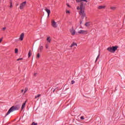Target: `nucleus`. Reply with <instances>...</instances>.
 Masks as SVG:
<instances>
[{
	"instance_id": "2eb2a0df",
	"label": "nucleus",
	"mask_w": 125,
	"mask_h": 125,
	"mask_svg": "<svg viewBox=\"0 0 125 125\" xmlns=\"http://www.w3.org/2000/svg\"><path fill=\"white\" fill-rule=\"evenodd\" d=\"M47 41L48 42H51V39H50V37L47 38Z\"/></svg>"
},
{
	"instance_id": "1a4fd4ad",
	"label": "nucleus",
	"mask_w": 125,
	"mask_h": 125,
	"mask_svg": "<svg viewBox=\"0 0 125 125\" xmlns=\"http://www.w3.org/2000/svg\"><path fill=\"white\" fill-rule=\"evenodd\" d=\"M23 39H24V33H21V35H20L19 40L20 41H23Z\"/></svg>"
},
{
	"instance_id": "473e14b6",
	"label": "nucleus",
	"mask_w": 125,
	"mask_h": 125,
	"mask_svg": "<svg viewBox=\"0 0 125 125\" xmlns=\"http://www.w3.org/2000/svg\"><path fill=\"white\" fill-rule=\"evenodd\" d=\"M66 5L68 6V7H70V5L68 4H66Z\"/></svg>"
},
{
	"instance_id": "5701e85b",
	"label": "nucleus",
	"mask_w": 125,
	"mask_h": 125,
	"mask_svg": "<svg viewBox=\"0 0 125 125\" xmlns=\"http://www.w3.org/2000/svg\"><path fill=\"white\" fill-rule=\"evenodd\" d=\"M45 47H46V49H47V48H48V44L47 43L46 44Z\"/></svg>"
},
{
	"instance_id": "ddd939ff",
	"label": "nucleus",
	"mask_w": 125,
	"mask_h": 125,
	"mask_svg": "<svg viewBox=\"0 0 125 125\" xmlns=\"http://www.w3.org/2000/svg\"><path fill=\"white\" fill-rule=\"evenodd\" d=\"M75 45H76V46H77V44L76 42H73L71 45H70V47H73V46H75Z\"/></svg>"
},
{
	"instance_id": "412c9836",
	"label": "nucleus",
	"mask_w": 125,
	"mask_h": 125,
	"mask_svg": "<svg viewBox=\"0 0 125 125\" xmlns=\"http://www.w3.org/2000/svg\"><path fill=\"white\" fill-rule=\"evenodd\" d=\"M111 9H112L113 10H115L116 9V7H111Z\"/></svg>"
},
{
	"instance_id": "393cba45",
	"label": "nucleus",
	"mask_w": 125,
	"mask_h": 125,
	"mask_svg": "<svg viewBox=\"0 0 125 125\" xmlns=\"http://www.w3.org/2000/svg\"><path fill=\"white\" fill-rule=\"evenodd\" d=\"M20 60H23V58H20L17 60V61H20Z\"/></svg>"
},
{
	"instance_id": "39448f33",
	"label": "nucleus",
	"mask_w": 125,
	"mask_h": 125,
	"mask_svg": "<svg viewBox=\"0 0 125 125\" xmlns=\"http://www.w3.org/2000/svg\"><path fill=\"white\" fill-rule=\"evenodd\" d=\"M51 23L52 27H53L54 28H57L58 25H57V24L54 20H52Z\"/></svg>"
},
{
	"instance_id": "a878e982",
	"label": "nucleus",
	"mask_w": 125,
	"mask_h": 125,
	"mask_svg": "<svg viewBox=\"0 0 125 125\" xmlns=\"http://www.w3.org/2000/svg\"><path fill=\"white\" fill-rule=\"evenodd\" d=\"M32 125H38V124L33 122V123H32Z\"/></svg>"
},
{
	"instance_id": "aec40b11",
	"label": "nucleus",
	"mask_w": 125,
	"mask_h": 125,
	"mask_svg": "<svg viewBox=\"0 0 125 125\" xmlns=\"http://www.w3.org/2000/svg\"><path fill=\"white\" fill-rule=\"evenodd\" d=\"M10 8H11L12 7V1L11 0L10 1Z\"/></svg>"
},
{
	"instance_id": "9d476101",
	"label": "nucleus",
	"mask_w": 125,
	"mask_h": 125,
	"mask_svg": "<svg viewBox=\"0 0 125 125\" xmlns=\"http://www.w3.org/2000/svg\"><path fill=\"white\" fill-rule=\"evenodd\" d=\"M26 103H27V101H26L21 106V110H23V109H24V108H25V106H26Z\"/></svg>"
},
{
	"instance_id": "f03ea898",
	"label": "nucleus",
	"mask_w": 125,
	"mask_h": 125,
	"mask_svg": "<svg viewBox=\"0 0 125 125\" xmlns=\"http://www.w3.org/2000/svg\"><path fill=\"white\" fill-rule=\"evenodd\" d=\"M118 47L117 46H115L107 48V50H108L109 52H115V51H116Z\"/></svg>"
},
{
	"instance_id": "7c9ffc66",
	"label": "nucleus",
	"mask_w": 125,
	"mask_h": 125,
	"mask_svg": "<svg viewBox=\"0 0 125 125\" xmlns=\"http://www.w3.org/2000/svg\"><path fill=\"white\" fill-rule=\"evenodd\" d=\"M2 42V38L0 39V43Z\"/></svg>"
},
{
	"instance_id": "20e7f679",
	"label": "nucleus",
	"mask_w": 125,
	"mask_h": 125,
	"mask_svg": "<svg viewBox=\"0 0 125 125\" xmlns=\"http://www.w3.org/2000/svg\"><path fill=\"white\" fill-rule=\"evenodd\" d=\"M78 34H83V35H86L87 34V30H80L78 31Z\"/></svg>"
},
{
	"instance_id": "f257e3e1",
	"label": "nucleus",
	"mask_w": 125,
	"mask_h": 125,
	"mask_svg": "<svg viewBox=\"0 0 125 125\" xmlns=\"http://www.w3.org/2000/svg\"><path fill=\"white\" fill-rule=\"evenodd\" d=\"M76 2H80L79 6H77V10H79L80 15H81L82 18L83 19L85 17V13H84V6H83V1L87 2V0H76Z\"/></svg>"
},
{
	"instance_id": "9b49d317",
	"label": "nucleus",
	"mask_w": 125,
	"mask_h": 125,
	"mask_svg": "<svg viewBox=\"0 0 125 125\" xmlns=\"http://www.w3.org/2000/svg\"><path fill=\"white\" fill-rule=\"evenodd\" d=\"M32 50H30L28 52V58H30L31 57V56L32 55Z\"/></svg>"
},
{
	"instance_id": "4be33fe9",
	"label": "nucleus",
	"mask_w": 125,
	"mask_h": 125,
	"mask_svg": "<svg viewBox=\"0 0 125 125\" xmlns=\"http://www.w3.org/2000/svg\"><path fill=\"white\" fill-rule=\"evenodd\" d=\"M15 53H18V49L17 48L15 49Z\"/></svg>"
},
{
	"instance_id": "f8f14e48",
	"label": "nucleus",
	"mask_w": 125,
	"mask_h": 125,
	"mask_svg": "<svg viewBox=\"0 0 125 125\" xmlns=\"http://www.w3.org/2000/svg\"><path fill=\"white\" fill-rule=\"evenodd\" d=\"M98 9H104V8H105V6H99L98 7Z\"/></svg>"
},
{
	"instance_id": "b1692460",
	"label": "nucleus",
	"mask_w": 125,
	"mask_h": 125,
	"mask_svg": "<svg viewBox=\"0 0 125 125\" xmlns=\"http://www.w3.org/2000/svg\"><path fill=\"white\" fill-rule=\"evenodd\" d=\"M100 56V54H99L98 56V57H97V59H96V61H95V62H96L97 61V59H98V58H99V56Z\"/></svg>"
},
{
	"instance_id": "72a5a7b5",
	"label": "nucleus",
	"mask_w": 125,
	"mask_h": 125,
	"mask_svg": "<svg viewBox=\"0 0 125 125\" xmlns=\"http://www.w3.org/2000/svg\"><path fill=\"white\" fill-rule=\"evenodd\" d=\"M24 92V90L22 89V90H21V92L22 93V92Z\"/></svg>"
},
{
	"instance_id": "7ed1b4c3",
	"label": "nucleus",
	"mask_w": 125,
	"mask_h": 125,
	"mask_svg": "<svg viewBox=\"0 0 125 125\" xmlns=\"http://www.w3.org/2000/svg\"><path fill=\"white\" fill-rule=\"evenodd\" d=\"M16 110H18V108L17 107H14V106H12L8 110L7 112V114H6V116L7 115H9L11 113V112H14V111H16Z\"/></svg>"
},
{
	"instance_id": "c9c22d12",
	"label": "nucleus",
	"mask_w": 125,
	"mask_h": 125,
	"mask_svg": "<svg viewBox=\"0 0 125 125\" xmlns=\"http://www.w3.org/2000/svg\"><path fill=\"white\" fill-rule=\"evenodd\" d=\"M54 91H55V90H53V92H54Z\"/></svg>"
},
{
	"instance_id": "6e6552de",
	"label": "nucleus",
	"mask_w": 125,
	"mask_h": 125,
	"mask_svg": "<svg viewBox=\"0 0 125 125\" xmlns=\"http://www.w3.org/2000/svg\"><path fill=\"white\" fill-rule=\"evenodd\" d=\"M45 11H46V12H47V14H48V17H49V15L50 14V10L47 9V8H45Z\"/></svg>"
},
{
	"instance_id": "f3484780",
	"label": "nucleus",
	"mask_w": 125,
	"mask_h": 125,
	"mask_svg": "<svg viewBox=\"0 0 125 125\" xmlns=\"http://www.w3.org/2000/svg\"><path fill=\"white\" fill-rule=\"evenodd\" d=\"M39 97H41V94H38L37 96H35V98L37 99V98H39Z\"/></svg>"
},
{
	"instance_id": "2f4dec72",
	"label": "nucleus",
	"mask_w": 125,
	"mask_h": 125,
	"mask_svg": "<svg viewBox=\"0 0 125 125\" xmlns=\"http://www.w3.org/2000/svg\"><path fill=\"white\" fill-rule=\"evenodd\" d=\"M82 23H83V21H80V25H81Z\"/></svg>"
},
{
	"instance_id": "f704fd0d",
	"label": "nucleus",
	"mask_w": 125,
	"mask_h": 125,
	"mask_svg": "<svg viewBox=\"0 0 125 125\" xmlns=\"http://www.w3.org/2000/svg\"><path fill=\"white\" fill-rule=\"evenodd\" d=\"M37 75V73H34V76H36Z\"/></svg>"
},
{
	"instance_id": "a211bd4d",
	"label": "nucleus",
	"mask_w": 125,
	"mask_h": 125,
	"mask_svg": "<svg viewBox=\"0 0 125 125\" xmlns=\"http://www.w3.org/2000/svg\"><path fill=\"white\" fill-rule=\"evenodd\" d=\"M28 91V88L26 87L24 89V92L23 94H25L26 93V92H27V91Z\"/></svg>"
},
{
	"instance_id": "bb28decb",
	"label": "nucleus",
	"mask_w": 125,
	"mask_h": 125,
	"mask_svg": "<svg viewBox=\"0 0 125 125\" xmlns=\"http://www.w3.org/2000/svg\"><path fill=\"white\" fill-rule=\"evenodd\" d=\"M81 120H84V118L83 117V116H81Z\"/></svg>"
},
{
	"instance_id": "cd10ccee",
	"label": "nucleus",
	"mask_w": 125,
	"mask_h": 125,
	"mask_svg": "<svg viewBox=\"0 0 125 125\" xmlns=\"http://www.w3.org/2000/svg\"><path fill=\"white\" fill-rule=\"evenodd\" d=\"M71 83H72V84H74V83H75V81H72L71 82Z\"/></svg>"
},
{
	"instance_id": "c756f323",
	"label": "nucleus",
	"mask_w": 125,
	"mask_h": 125,
	"mask_svg": "<svg viewBox=\"0 0 125 125\" xmlns=\"http://www.w3.org/2000/svg\"><path fill=\"white\" fill-rule=\"evenodd\" d=\"M66 13H70V11H68V10H66Z\"/></svg>"
},
{
	"instance_id": "6ab92c4d",
	"label": "nucleus",
	"mask_w": 125,
	"mask_h": 125,
	"mask_svg": "<svg viewBox=\"0 0 125 125\" xmlns=\"http://www.w3.org/2000/svg\"><path fill=\"white\" fill-rule=\"evenodd\" d=\"M41 57V55L40 54V53H38V54H37V58L38 59H39V58H40Z\"/></svg>"
},
{
	"instance_id": "0eeeda50",
	"label": "nucleus",
	"mask_w": 125,
	"mask_h": 125,
	"mask_svg": "<svg viewBox=\"0 0 125 125\" xmlns=\"http://www.w3.org/2000/svg\"><path fill=\"white\" fill-rule=\"evenodd\" d=\"M70 32L72 35H76V31L74 30L73 27H72L70 29Z\"/></svg>"
},
{
	"instance_id": "c85d7f7f",
	"label": "nucleus",
	"mask_w": 125,
	"mask_h": 125,
	"mask_svg": "<svg viewBox=\"0 0 125 125\" xmlns=\"http://www.w3.org/2000/svg\"><path fill=\"white\" fill-rule=\"evenodd\" d=\"M6 27H3L2 28L3 31H4V30H6Z\"/></svg>"
},
{
	"instance_id": "423d86ee",
	"label": "nucleus",
	"mask_w": 125,
	"mask_h": 125,
	"mask_svg": "<svg viewBox=\"0 0 125 125\" xmlns=\"http://www.w3.org/2000/svg\"><path fill=\"white\" fill-rule=\"evenodd\" d=\"M25 5H26V1L23 2L21 4L20 6V9H23V8L25 7Z\"/></svg>"
},
{
	"instance_id": "4468645a",
	"label": "nucleus",
	"mask_w": 125,
	"mask_h": 125,
	"mask_svg": "<svg viewBox=\"0 0 125 125\" xmlns=\"http://www.w3.org/2000/svg\"><path fill=\"white\" fill-rule=\"evenodd\" d=\"M85 26H86V27H88L89 26H90V22H86V23L85 24Z\"/></svg>"
},
{
	"instance_id": "dca6fc26",
	"label": "nucleus",
	"mask_w": 125,
	"mask_h": 125,
	"mask_svg": "<svg viewBox=\"0 0 125 125\" xmlns=\"http://www.w3.org/2000/svg\"><path fill=\"white\" fill-rule=\"evenodd\" d=\"M39 49H40V51H42V49H43V46H40Z\"/></svg>"
}]
</instances>
